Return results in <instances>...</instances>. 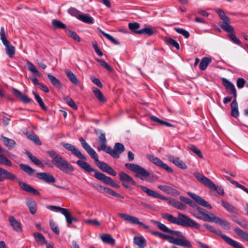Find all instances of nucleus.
<instances>
[{
  "instance_id": "1",
  "label": "nucleus",
  "mask_w": 248,
  "mask_h": 248,
  "mask_svg": "<svg viewBox=\"0 0 248 248\" xmlns=\"http://www.w3.org/2000/svg\"><path fill=\"white\" fill-rule=\"evenodd\" d=\"M61 145L65 149L70 151L74 156L81 159L77 161V164L79 167L88 172L94 171V177L96 179L102 182L104 184L110 185L114 187H120V186L113 181L110 177L105 175L104 173L92 168L91 165L86 162L87 160L86 157L75 146L71 144L65 142H62Z\"/></svg>"
},
{
  "instance_id": "2",
  "label": "nucleus",
  "mask_w": 248,
  "mask_h": 248,
  "mask_svg": "<svg viewBox=\"0 0 248 248\" xmlns=\"http://www.w3.org/2000/svg\"><path fill=\"white\" fill-rule=\"evenodd\" d=\"M161 216L170 222L184 227H189L196 229H199L200 228V225L198 223L182 213H178L177 217H174L169 214H162Z\"/></svg>"
},
{
  "instance_id": "3",
  "label": "nucleus",
  "mask_w": 248,
  "mask_h": 248,
  "mask_svg": "<svg viewBox=\"0 0 248 248\" xmlns=\"http://www.w3.org/2000/svg\"><path fill=\"white\" fill-rule=\"evenodd\" d=\"M46 153L51 158L53 164L62 172L68 173L74 170V167L54 150L47 151Z\"/></svg>"
},
{
  "instance_id": "4",
  "label": "nucleus",
  "mask_w": 248,
  "mask_h": 248,
  "mask_svg": "<svg viewBox=\"0 0 248 248\" xmlns=\"http://www.w3.org/2000/svg\"><path fill=\"white\" fill-rule=\"evenodd\" d=\"M154 225L156 226L157 228L165 232H168L175 237V239L180 240L181 242L185 243V247L191 248L192 246L189 240H188L185 235L181 232L178 231H173L169 229L165 224L161 223L158 221L152 220Z\"/></svg>"
},
{
  "instance_id": "5",
  "label": "nucleus",
  "mask_w": 248,
  "mask_h": 248,
  "mask_svg": "<svg viewBox=\"0 0 248 248\" xmlns=\"http://www.w3.org/2000/svg\"><path fill=\"white\" fill-rule=\"evenodd\" d=\"M0 175H4V178L7 180L17 181L20 187L27 192L31 193L35 195H39L40 192L32 186L25 182L20 181L14 174L10 173L7 170L0 167Z\"/></svg>"
},
{
  "instance_id": "6",
  "label": "nucleus",
  "mask_w": 248,
  "mask_h": 248,
  "mask_svg": "<svg viewBox=\"0 0 248 248\" xmlns=\"http://www.w3.org/2000/svg\"><path fill=\"white\" fill-rule=\"evenodd\" d=\"M187 194L192 199H193L194 201H193L189 198L184 196H180V199L181 201L193 208V209L196 207L197 203L209 209H212V206L201 197L195 194V193L191 192H188Z\"/></svg>"
},
{
  "instance_id": "7",
  "label": "nucleus",
  "mask_w": 248,
  "mask_h": 248,
  "mask_svg": "<svg viewBox=\"0 0 248 248\" xmlns=\"http://www.w3.org/2000/svg\"><path fill=\"white\" fill-rule=\"evenodd\" d=\"M79 141L82 145V147L89 154L91 157L94 159V161L97 163V166L102 171L105 172L109 166L107 163L101 162L98 159V156L95 151L87 143V142L81 137Z\"/></svg>"
},
{
  "instance_id": "8",
  "label": "nucleus",
  "mask_w": 248,
  "mask_h": 248,
  "mask_svg": "<svg viewBox=\"0 0 248 248\" xmlns=\"http://www.w3.org/2000/svg\"><path fill=\"white\" fill-rule=\"evenodd\" d=\"M193 175L201 183L208 188L217 191L221 195H224V189L221 186L218 187L209 178L199 172H194Z\"/></svg>"
},
{
  "instance_id": "9",
  "label": "nucleus",
  "mask_w": 248,
  "mask_h": 248,
  "mask_svg": "<svg viewBox=\"0 0 248 248\" xmlns=\"http://www.w3.org/2000/svg\"><path fill=\"white\" fill-rule=\"evenodd\" d=\"M190 213L195 217L204 221L211 222L212 219L214 216L213 213H209L205 209L198 206L189 211Z\"/></svg>"
},
{
  "instance_id": "10",
  "label": "nucleus",
  "mask_w": 248,
  "mask_h": 248,
  "mask_svg": "<svg viewBox=\"0 0 248 248\" xmlns=\"http://www.w3.org/2000/svg\"><path fill=\"white\" fill-rule=\"evenodd\" d=\"M125 167L136 173L135 176L141 180H145L150 176V172L143 167L133 163H126Z\"/></svg>"
},
{
  "instance_id": "11",
  "label": "nucleus",
  "mask_w": 248,
  "mask_h": 248,
  "mask_svg": "<svg viewBox=\"0 0 248 248\" xmlns=\"http://www.w3.org/2000/svg\"><path fill=\"white\" fill-rule=\"evenodd\" d=\"M216 12L218 14L221 19L223 20L222 22L219 23V26L225 31H229L232 29V26L230 25L231 21L229 17L225 14L224 12L220 9H217Z\"/></svg>"
},
{
  "instance_id": "12",
  "label": "nucleus",
  "mask_w": 248,
  "mask_h": 248,
  "mask_svg": "<svg viewBox=\"0 0 248 248\" xmlns=\"http://www.w3.org/2000/svg\"><path fill=\"white\" fill-rule=\"evenodd\" d=\"M119 179L122 182V186L128 189H132L131 185H137L136 183L133 179L128 174L124 172H121L119 173Z\"/></svg>"
},
{
  "instance_id": "13",
  "label": "nucleus",
  "mask_w": 248,
  "mask_h": 248,
  "mask_svg": "<svg viewBox=\"0 0 248 248\" xmlns=\"http://www.w3.org/2000/svg\"><path fill=\"white\" fill-rule=\"evenodd\" d=\"M124 149L123 144L117 142L115 144L113 149H112L110 146H108L106 153L110 155L113 158H118L120 155L124 151Z\"/></svg>"
},
{
  "instance_id": "14",
  "label": "nucleus",
  "mask_w": 248,
  "mask_h": 248,
  "mask_svg": "<svg viewBox=\"0 0 248 248\" xmlns=\"http://www.w3.org/2000/svg\"><path fill=\"white\" fill-rule=\"evenodd\" d=\"M152 233L168 241L170 243L185 247V243L183 242L179 241L180 240H178V239H175V237L172 235H167L155 231L152 232Z\"/></svg>"
},
{
  "instance_id": "15",
  "label": "nucleus",
  "mask_w": 248,
  "mask_h": 248,
  "mask_svg": "<svg viewBox=\"0 0 248 248\" xmlns=\"http://www.w3.org/2000/svg\"><path fill=\"white\" fill-rule=\"evenodd\" d=\"M118 216L124 220L127 221L131 224L141 225L144 229H148L149 228L148 226L144 224L143 222L140 221L139 218L134 216L123 213H119Z\"/></svg>"
},
{
  "instance_id": "16",
  "label": "nucleus",
  "mask_w": 248,
  "mask_h": 248,
  "mask_svg": "<svg viewBox=\"0 0 248 248\" xmlns=\"http://www.w3.org/2000/svg\"><path fill=\"white\" fill-rule=\"evenodd\" d=\"M146 156L147 158L156 166L164 169L167 172L171 173L173 172L172 169L166 164L164 163L159 158L150 154H148Z\"/></svg>"
},
{
  "instance_id": "17",
  "label": "nucleus",
  "mask_w": 248,
  "mask_h": 248,
  "mask_svg": "<svg viewBox=\"0 0 248 248\" xmlns=\"http://www.w3.org/2000/svg\"><path fill=\"white\" fill-rule=\"evenodd\" d=\"M214 233L220 236L226 243L232 246L234 248H244L240 243L233 240L231 238L226 236V235L223 234L221 231H217L215 229V232H214Z\"/></svg>"
},
{
  "instance_id": "18",
  "label": "nucleus",
  "mask_w": 248,
  "mask_h": 248,
  "mask_svg": "<svg viewBox=\"0 0 248 248\" xmlns=\"http://www.w3.org/2000/svg\"><path fill=\"white\" fill-rule=\"evenodd\" d=\"M36 176L38 179L47 183H53L56 181L52 175L46 172H37L36 173Z\"/></svg>"
},
{
  "instance_id": "19",
  "label": "nucleus",
  "mask_w": 248,
  "mask_h": 248,
  "mask_svg": "<svg viewBox=\"0 0 248 248\" xmlns=\"http://www.w3.org/2000/svg\"><path fill=\"white\" fill-rule=\"evenodd\" d=\"M138 186L140 187L141 190L144 191L145 193H146V194L151 197H153L154 198H158L161 200H166L167 198L165 197L164 196L160 195V194L158 193L157 192L149 189L147 188V187L142 186V185H138Z\"/></svg>"
},
{
  "instance_id": "20",
  "label": "nucleus",
  "mask_w": 248,
  "mask_h": 248,
  "mask_svg": "<svg viewBox=\"0 0 248 248\" xmlns=\"http://www.w3.org/2000/svg\"><path fill=\"white\" fill-rule=\"evenodd\" d=\"M222 82L226 89L233 95L234 99H236L237 93L234 85L228 79L223 78Z\"/></svg>"
},
{
  "instance_id": "21",
  "label": "nucleus",
  "mask_w": 248,
  "mask_h": 248,
  "mask_svg": "<svg viewBox=\"0 0 248 248\" xmlns=\"http://www.w3.org/2000/svg\"><path fill=\"white\" fill-rule=\"evenodd\" d=\"M98 140L101 145L100 146L97 147V150L98 151H103L106 153V151L108 149V146H107V140L105 134L103 133H100L98 138Z\"/></svg>"
},
{
  "instance_id": "22",
  "label": "nucleus",
  "mask_w": 248,
  "mask_h": 248,
  "mask_svg": "<svg viewBox=\"0 0 248 248\" xmlns=\"http://www.w3.org/2000/svg\"><path fill=\"white\" fill-rule=\"evenodd\" d=\"M8 220L13 229L16 232H20L22 230L21 223L13 216H10Z\"/></svg>"
},
{
  "instance_id": "23",
  "label": "nucleus",
  "mask_w": 248,
  "mask_h": 248,
  "mask_svg": "<svg viewBox=\"0 0 248 248\" xmlns=\"http://www.w3.org/2000/svg\"><path fill=\"white\" fill-rule=\"evenodd\" d=\"M12 93L15 96L20 98L21 101L25 103H29L31 102V99L29 98L27 95L23 94L20 91L16 89H13Z\"/></svg>"
},
{
  "instance_id": "24",
  "label": "nucleus",
  "mask_w": 248,
  "mask_h": 248,
  "mask_svg": "<svg viewBox=\"0 0 248 248\" xmlns=\"http://www.w3.org/2000/svg\"><path fill=\"white\" fill-rule=\"evenodd\" d=\"M61 213L65 217L67 226L68 227H70V225L72 224L73 221H77L78 220L76 218L72 217L67 209L63 208V209H62Z\"/></svg>"
},
{
  "instance_id": "25",
  "label": "nucleus",
  "mask_w": 248,
  "mask_h": 248,
  "mask_svg": "<svg viewBox=\"0 0 248 248\" xmlns=\"http://www.w3.org/2000/svg\"><path fill=\"white\" fill-rule=\"evenodd\" d=\"M169 160L175 164L176 166L178 167L183 169H186L187 168L186 165L178 157H174L172 155H170L168 157Z\"/></svg>"
},
{
  "instance_id": "26",
  "label": "nucleus",
  "mask_w": 248,
  "mask_h": 248,
  "mask_svg": "<svg viewBox=\"0 0 248 248\" xmlns=\"http://www.w3.org/2000/svg\"><path fill=\"white\" fill-rule=\"evenodd\" d=\"M214 222L216 223L219 224L220 225H221L226 229L229 230L231 228L230 224L228 222L222 219L221 218L215 215L213 216L212 219V221L211 222Z\"/></svg>"
},
{
  "instance_id": "27",
  "label": "nucleus",
  "mask_w": 248,
  "mask_h": 248,
  "mask_svg": "<svg viewBox=\"0 0 248 248\" xmlns=\"http://www.w3.org/2000/svg\"><path fill=\"white\" fill-rule=\"evenodd\" d=\"M0 139L4 145L7 147L9 149L14 148L16 144V142L13 139H9L3 136H1Z\"/></svg>"
},
{
  "instance_id": "28",
  "label": "nucleus",
  "mask_w": 248,
  "mask_h": 248,
  "mask_svg": "<svg viewBox=\"0 0 248 248\" xmlns=\"http://www.w3.org/2000/svg\"><path fill=\"white\" fill-rule=\"evenodd\" d=\"M231 115L232 116L237 118L239 114L238 109V104L236 99H234L231 104Z\"/></svg>"
},
{
  "instance_id": "29",
  "label": "nucleus",
  "mask_w": 248,
  "mask_h": 248,
  "mask_svg": "<svg viewBox=\"0 0 248 248\" xmlns=\"http://www.w3.org/2000/svg\"><path fill=\"white\" fill-rule=\"evenodd\" d=\"M134 243L140 248H144L146 246V240L143 236H135Z\"/></svg>"
},
{
  "instance_id": "30",
  "label": "nucleus",
  "mask_w": 248,
  "mask_h": 248,
  "mask_svg": "<svg viewBox=\"0 0 248 248\" xmlns=\"http://www.w3.org/2000/svg\"><path fill=\"white\" fill-rule=\"evenodd\" d=\"M100 238L104 243L111 245H114L115 244V241L114 239L109 234H104L100 236Z\"/></svg>"
},
{
  "instance_id": "31",
  "label": "nucleus",
  "mask_w": 248,
  "mask_h": 248,
  "mask_svg": "<svg viewBox=\"0 0 248 248\" xmlns=\"http://www.w3.org/2000/svg\"><path fill=\"white\" fill-rule=\"evenodd\" d=\"M47 78L50 81L51 84L56 88L61 89L62 87L60 81L57 79L55 76L48 74H47Z\"/></svg>"
},
{
  "instance_id": "32",
  "label": "nucleus",
  "mask_w": 248,
  "mask_h": 248,
  "mask_svg": "<svg viewBox=\"0 0 248 248\" xmlns=\"http://www.w3.org/2000/svg\"><path fill=\"white\" fill-rule=\"evenodd\" d=\"M26 155L30 160L33 162L36 165L41 166L42 167H44L45 165L43 164L41 161L38 159L35 156L33 155L29 151H26Z\"/></svg>"
},
{
  "instance_id": "33",
  "label": "nucleus",
  "mask_w": 248,
  "mask_h": 248,
  "mask_svg": "<svg viewBox=\"0 0 248 248\" xmlns=\"http://www.w3.org/2000/svg\"><path fill=\"white\" fill-rule=\"evenodd\" d=\"M65 74L69 80L74 84L77 85L78 84V80L75 74L70 70L65 71Z\"/></svg>"
},
{
  "instance_id": "34",
  "label": "nucleus",
  "mask_w": 248,
  "mask_h": 248,
  "mask_svg": "<svg viewBox=\"0 0 248 248\" xmlns=\"http://www.w3.org/2000/svg\"><path fill=\"white\" fill-rule=\"evenodd\" d=\"M78 19L87 24L93 23V18L86 14H80Z\"/></svg>"
},
{
  "instance_id": "35",
  "label": "nucleus",
  "mask_w": 248,
  "mask_h": 248,
  "mask_svg": "<svg viewBox=\"0 0 248 248\" xmlns=\"http://www.w3.org/2000/svg\"><path fill=\"white\" fill-rule=\"evenodd\" d=\"M232 29L230 30L229 31H226V32H228V36L230 38L231 41L233 42L234 43L237 44V45H240L241 44V41L239 39H238L235 35L234 33V29L232 26Z\"/></svg>"
},
{
  "instance_id": "36",
  "label": "nucleus",
  "mask_w": 248,
  "mask_h": 248,
  "mask_svg": "<svg viewBox=\"0 0 248 248\" xmlns=\"http://www.w3.org/2000/svg\"><path fill=\"white\" fill-rule=\"evenodd\" d=\"M212 60L210 58L204 57L203 58L200 63L199 68L201 70H204L206 69L208 64L211 62Z\"/></svg>"
},
{
  "instance_id": "37",
  "label": "nucleus",
  "mask_w": 248,
  "mask_h": 248,
  "mask_svg": "<svg viewBox=\"0 0 248 248\" xmlns=\"http://www.w3.org/2000/svg\"><path fill=\"white\" fill-rule=\"evenodd\" d=\"M20 168L26 172L28 175L31 176L32 175L35 170L31 168L30 166L28 165L21 163L19 165Z\"/></svg>"
},
{
  "instance_id": "38",
  "label": "nucleus",
  "mask_w": 248,
  "mask_h": 248,
  "mask_svg": "<svg viewBox=\"0 0 248 248\" xmlns=\"http://www.w3.org/2000/svg\"><path fill=\"white\" fill-rule=\"evenodd\" d=\"M92 91L100 102H105L106 101L103 94L99 89L95 87H93L92 88Z\"/></svg>"
},
{
  "instance_id": "39",
  "label": "nucleus",
  "mask_w": 248,
  "mask_h": 248,
  "mask_svg": "<svg viewBox=\"0 0 248 248\" xmlns=\"http://www.w3.org/2000/svg\"><path fill=\"white\" fill-rule=\"evenodd\" d=\"M234 231L239 236H240L245 241L248 242V233L244 232L243 230L239 228H235L234 229Z\"/></svg>"
},
{
  "instance_id": "40",
  "label": "nucleus",
  "mask_w": 248,
  "mask_h": 248,
  "mask_svg": "<svg viewBox=\"0 0 248 248\" xmlns=\"http://www.w3.org/2000/svg\"><path fill=\"white\" fill-rule=\"evenodd\" d=\"M26 204L29 208L31 213L32 215L35 214L36 212L37 205L35 201L29 200L27 202Z\"/></svg>"
},
{
  "instance_id": "41",
  "label": "nucleus",
  "mask_w": 248,
  "mask_h": 248,
  "mask_svg": "<svg viewBox=\"0 0 248 248\" xmlns=\"http://www.w3.org/2000/svg\"><path fill=\"white\" fill-rule=\"evenodd\" d=\"M222 206L230 213L237 214V210L236 208H235L232 205L229 204L228 202H226L223 201L221 202Z\"/></svg>"
},
{
  "instance_id": "42",
  "label": "nucleus",
  "mask_w": 248,
  "mask_h": 248,
  "mask_svg": "<svg viewBox=\"0 0 248 248\" xmlns=\"http://www.w3.org/2000/svg\"><path fill=\"white\" fill-rule=\"evenodd\" d=\"M33 237L37 243H40L42 244L46 243V240L45 237L40 233L38 232H35L33 233Z\"/></svg>"
},
{
  "instance_id": "43",
  "label": "nucleus",
  "mask_w": 248,
  "mask_h": 248,
  "mask_svg": "<svg viewBox=\"0 0 248 248\" xmlns=\"http://www.w3.org/2000/svg\"><path fill=\"white\" fill-rule=\"evenodd\" d=\"M170 203L173 207L180 210H185L186 207L185 204L178 201L175 200L171 201L170 202Z\"/></svg>"
},
{
  "instance_id": "44",
  "label": "nucleus",
  "mask_w": 248,
  "mask_h": 248,
  "mask_svg": "<svg viewBox=\"0 0 248 248\" xmlns=\"http://www.w3.org/2000/svg\"><path fill=\"white\" fill-rule=\"evenodd\" d=\"M157 187L161 190L167 194H172L174 193V191H176V189L168 186L159 185Z\"/></svg>"
},
{
  "instance_id": "45",
  "label": "nucleus",
  "mask_w": 248,
  "mask_h": 248,
  "mask_svg": "<svg viewBox=\"0 0 248 248\" xmlns=\"http://www.w3.org/2000/svg\"><path fill=\"white\" fill-rule=\"evenodd\" d=\"M52 25L55 29H65V30L67 29L65 24L57 19H54L52 20Z\"/></svg>"
},
{
  "instance_id": "46",
  "label": "nucleus",
  "mask_w": 248,
  "mask_h": 248,
  "mask_svg": "<svg viewBox=\"0 0 248 248\" xmlns=\"http://www.w3.org/2000/svg\"><path fill=\"white\" fill-rule=\"evenodd\" d=\"M27 65L28 66V69L32 73L35 74L37 76H40L41 73L38 71L36 67L30 61H27Z\"/></svg>"
},
{
  "instance_id": "47",
  "label": "nucleus",
  "mask_w": 248,
  "mask_h": 248,
  "mask_svg": "<svg viewBox=\"0 0 248 248\" xmlns=\"http://www.w3.org/2000/svg\"><path fill=\"white\" fill-rule=\"evenodd\" d=\"M150 118L152 121L161 124H165L166 126H169V127H173V125L172 124H171L170 123H169L166 121H163L155 116H153V115L151 116L150 117Z\"/></svg>"
},
{
  "instance_id": "48",
  "label": "nucleus",
  "mask_w": 248,
  "mask_h": 248,
  "mask_svg": "<svg viewBox=\"0 0 248 248\" xmlns=\"http://www.w3.org/2000/svg\"><path fill=\"white\" fill-rule=\"evenodd\" d=\"M227 180H228L229 182H230L232 184L235 185L237 187L242 189L245 192L247 193L248 194V189L246 188L245 186H244L243 185L238 183L237 181H234L232 179H231L228 176H225Z\"/></svg>"
},
{
  "instance_id": "49",
  "label": "nucleus",
  "mask_w": 248,
  "mask_h": 248,
  "mask_svg": "<svg viewBox=\"0 0 248 248\" xmlns=\"http://www.w3.org/2000/svg\"><path fill=\"white\" fill-rule=\"evenodd\" d=\"M65 32L71 38H72L74 40L77 42H80L81 41V39L80 37L77 34V33L71 30H69L68 29H66Z\"/></svg>"
},
{
  "instance_id": "50",
  "label": "nucleus",
  "mask_w": 248,
  "mask_h": 248,
  "mask_svg": "<svg viewBox=\"0 0 248 248\" xmlns=\"http://www.w3.org/2000/svg\"><path fill=\"white\" fill-rule=\"evenodd\" d=\"M128 27L133 32L138 34V32L140 30L138 29L140 28V25L139 23L137 22L129 23L128 24Z\"/></svg>"
},
{
  "instance_id": "51",
  "label": "nucleus",
  "mask_w": 248,
  "mask_h": 248,
  "mask_svg": "<svg viewBox=\"0 0 248 248\" xmlns=\"http://www.w3.org/2000/svg\"><path fill=\"white\" fill-rule=\"evenodd\" d=\"M154 33V31L150 28H144L143 29H140L138 32V34H145L148 35H152Z\"/></svg>"
},
{
  "instance_id": "52",
  "label": "nucleus",
  "mask_w": 248,
  "mask_h": 248,
  "mask_svg": "<svg viewBox=\"0 0 248 248\" xmlns=\"http://www.w3.org/2000/svg\"><path fill=\"white\" fill-rule=\"evenodd\" d=\"M28 138L32 140L36 145H40L42 144V142L40 140L38 136L34 133L29 135Z\"/></svg>"
},
{
  "instance_id": "53",
  "label": "nucleus",
  "mask_w": 248,
  "mask_h": 248,
  "mask_svg": "<svg viewBox=\"0 0 248 248\" xmlns=\"http://www.w3.org/2000/svg\"><path fill=\"white\" fill-rule=\"evenodd\" d=\"M96 61L98 62L101 66L107 69L109 72H112L113 71V69L104 60L96 59Z\"/></svg>"
},
{
  "instance_id": "54",
  "label": "nucleus",
  "mask_w": 248,
  "mask_h": 248,
  "mask_svg": "<svg viewBox=\"0 0 248 248\" xmlns=\"http://www.w3.org/2000/svg\"><path fill=\"white\" fill-rule=\"evenodd\" d=\"M0 164H4L9 167H11L12 165L11 161L6 157L1 154H0Z\"/></svg>"
},
{
  "instance_id": "55",
  "label": "nucleus",
  "mask_w": 248,
  "mask_h": 248,
  "mask_svg": "<svg viewBox=\"0 0 248 248\" xmlns=\"http://www.w3.org/2000/svg\"><path fill=\"white\" fill-rule=\"evenodd\" d=\"M68 12L70 15L76 17L77 19H78V17H79V16L81 14L80 12H79L78 10L74 7H70L68 10Z\"/></svg>"
},
{
  "instance_id": "56",
  "label": "nucleus",
  "mask_w": 248,
  "mask_h": 248,
  "mask_svg": "<svg viewBox=\"0 0 248 248\" xmlns=\"http://www.w3.org/2000/svg\"><path fill=\"white\" fill-rule=\"evenodd\" d=\"M188 148L200 158H202L203 157L201 151L199 150L195 146L193 145H190L188 146Z\"/></svg>"
},
{
  "instance_id": "57",
  "label": "nucleus",
  "mask_w": 248,
  "mask_h": 248,
  "mask_svg": "<svg viewBox=\"0 0 248 248\" xmlns=\"http://www.w3.org/2000/svg\"><path fill=\"white\" fill-rule=\"evenodd\" d=\"M166 42L171 45L172 46L175 47L177 50L180 49L179 44L174 39L171 38H167L166 39Z\"/></svg>"
},
{
  "instance_id": "58",
  "label": "nucleus",
  "mask_w": 248,
  "mask_h": 248,
  "mask_svg": "<svg viewBox=\"0 0 248 248\" xmlns=\"http://www.w3.org/2000/svg\"><path fill=\"white\" fill-rule=\"evenodd\" d=\"M33 94L34 95V97L37 101L38 103L39 104L40 107L44 110H46V107L45 105H44L41 98L36 93H35L34 92H33Z\"/></svg>"
},
{
  "instance_id": "59",
  "label": "nucleus",
  "mask_w": 248,
  "mask_h": 248,
  "mask_svg": "<svg viewBox=\"0 0 248 248\" xmlns=\"http://www.w3.org/2000/svg\"><path fill=\"white\" fill-rule=\"evenodd\" d=\"M6 52L7 54L12 58L15 53V48L12 46H6Z\"/></svg>"
},
{
  "instance_id": "60",
  "label": "nucleus",
  "mask_w": 248,
  "mask_h": 248,
  "mask_svg": "<svg viewBox=\"0 0 248 248\" xmlns=\"http://www.w3.org/2000/svg\"><path fill=\"white\" fill-rule=\"evenodd\" d=\"M100 31L108 39L115 45H119L120 43L118 42L115 38L111 36L110 34L104 32L102 30H100Z\"/></svg>"
},
{
  "instance_id": "61",
  "label": "nucleus",
  "mask_w": 248,
  "mask_h": 248,
  "mask_svg": "<svg viewBox=\"0 0 248 248\" xmlns=\"http://www.w3.org/2000/svg\"><path fill=\"white\" fill-rule=\"evenodd\" d=\"M174 30L178 33L181 34L183 35L186 38H188L189 37V32L182 28H175Z\"/></svg>"
},
{
  "instance_id": "62",
  "label": "nucleus",
  "mask_w": 248,
  "mask_h": 248,
  "mask_svg": "<svg viewBox=\"0 0 248 248\" xmlns=\"http://www.w3.org/2000/svg\"><path fill=\"white\" fill-rule=\"evenodd\" d=\"M50 226L52 230L56 234H59L60 230L58 225L52 220L49 221Z\"/></svg>"
},
{
  "instance_id": "63",
  "label": "nucleus",
  "mask_w": 248,
  "mask_h": 248,
  "mask_svg": "<svg viewBox=\"0 0 248 248\" xmlns=\"http://www.w3.org/2000/svg\"><path fill=\"white\" fill-rule=\"evenodd\" d=\"M85 223L87 224L92 225L93 226H99L101 225L100 222L97 219H87L85 221Z\"/></svg>"
},
{
  "instance_id": "64",
  "label": "nucleus",
  "mask_w": 248,
  "mask_h": 248,
  "mask_svg": "<svg viewBox=\"0 0 248 248\" xmlns=\"http://www.w3.org/2000/svg\"><path fill=\"white\" fill-rule=\"evenodd\" d=\"M246 84V80L241 78H239L237 79L236 85L238 88H242Z\"/></svg>"
}]
</instances>
